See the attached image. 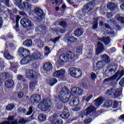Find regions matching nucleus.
<instances>
[{
  "label": "nucleus",
  "instance_id": "1",
  "mask_svg": "<svg viewBox=\"0 0 124 124\" xmlns=\"http://www.w3.org/2000/svg\"><path fill=\"white\" fill-rule=\"evenodd\" d=\"M42 54L39 51H36L32 54L31 56L28 55L21 60L20 63L22 65L28 64L31 61H36L39 60L42 57Z\"/></svg>",
  "mask_w": 124,
  "mask_h": 124
},
{
  "label": "nucleus",
  "instance_id": "2",
  "mask_svg": "<svg viewBox=\"0 0 124 124\" xmlns=\"http://www.w3.org/2000/svg\"><path fill=\"white\" fill-rule=\"evenodd\" d=\"M75 57L74 53L71 51H67L65 54H62L60 56L59 59L56 60V64H62L64 61L73 60Z\"/></svg>",
  "mask_w": 124,
  "mask_h": 124
},
{
  "label": "nucleus",
  "instance_id": "3",
  "mask_svg": "<svg viewBox=\"0 0 124 124\" xmlns=\"http://www.w3.org/2000/svg\"><path fill=\"white\" fill-rule=\"evenodd\" d=\"M70 97L69 91H68L66 87H63L61 92L59 94V99L63 103H66V102L69 101Z\"/></svg>",
  "mask_w": 124,
  "mask_h": 124
},
{
  "label": "nucleus",
  "instance_id": "4",
  "mask_svg": "<svg viewBox=\"0 0 124 124\" xmlns=\"http://www.w3.org/2000/svg\"><path fill=\"white\" fill-rule=\"evenodd\" d=\"M50 102L51 100L50 99H45L38 104V108L42 111H48L51 109V106L49 105Z\"/></svg>",
  "mask_w": 124,
  "mask_h": 124
},
{
  "label": "nucleus",
  "instance_id": "5",
  "mask_svg": "<svg viewBox=\"0 0 124 124\" xmlns=\"http://www.w3.org/2000/svg\"><path fill=\"white\" fill-rule=\"evenodd\" d=\"M68 73L75 78H79L82 76V71L76 67H71L68 70Z\"/></svg>",
  "mask_w": 124,
  "mask_h": 124
},
{
  "label": "nucleus",
  "instance_id": "6",
  "mask_svg": "<svg viewBox=\"0 0 124 124\" xmlns=\"http://www.w3.org/2000/svg\"><path fill=\"white\" fill-rule=\"evenodd\" d=\"M121 93L122 91L119 89L112 88L111 89L108 90L107 91L106 94L107 96H116V97H118V96H119Z\"/></svg>",
  "mask_w": 124,
  "mask_h": 124
},
{
  "label": "nucleus",
  "instance_id": "7",
  "mask_svg": "<svg viewBox=\"0 0 124 124\" xmlns=\"http://www.w3.org/2000/svg\"><path fill=\"white\" fill-rule=\"evenodd\" d=\"M48 121L51 122L50 124H62V120L61 119H58V115L55 114L50 116L48 119Z\"/></svg>",
  "mask_w": 124,
  "mask_h": 124
},
{
  "label": "nucleus",
  "instance_id": "8",
  "mask_svg": "<svg viewBox=\"0 0 124 124\" xmlns=\"http://www.w3.org/2000/svg\"><path fill=\"white\" fill-rule=\"evenodd\" d=\"M66 74V72L65 69H61L60 70L56 71L53 73L54 77H56V78H61V79H63L64 78V76Z\"/></svg>",
  "mask_w": 124,
  "mask_h": 124
},
{
  "label": "nucleus",
  "instance_id": "9",
  "mask_svg": "<svg viewBox=\"0 0 124 124\" xmlns=\"http://www.w3.org/2000/svg\"><path fill=\"white\" fill-rule=\"evenodd\" d=\"M20 24L24 28H27V27H33V23L27 18H22L20 20Z\"/></svg>",
  "mask_w": 124,
  "mask_h": 124
},
{
  "label": "nucleus",
  "instance_id": "10",
  "mask_svg": "<svg viewBox=\"0 0 124 124\" xmlns=\"http://www.w3.org/2000/svg\"><path fill=\"white\" fill-rule=\"evenodd\" d=\"M96 108L93 106H91L89 107L86 111V114L83 113L81 118H87V117H90L91 115H93V113L95 112Z\"/></svg>",
  "mask_w": 124,
  "mask_h": 124
},
{
  "label": "nucleus",
  "instance_id": "11",
  "mask_svg": "<svg viewBox=\"0 0 124 124\" xmlns=\"http://www.w3.org/2000/svg\"><path fill=\"white\" fill-rule=\"evenodd\" d=\"M124 76V70H122L121 71H118L114 76H112L111 78H109L105 79V81H108V80L113 81V80H115V79H120L121 77Z\"/></svg>",
  "mask_w": 124,
  "mask_h": 124
},
{
  "label": "nucleus",
  "instance_id": "12",
  "mask_svg": "<svg viewBox=\"0 0 124 124\" xmlns=\"http://www.w3.org/2000/svg\"><path fill=\"white\" fill-rule=\"evenodd\" d=\"M18 53L19 56L21 58H23V57H25L26 55H27L25 57H27V56H30V54H31V51L27 48H25L24 47H20L18 50Z\"/></svg>",
  "mask_w": 124,
  "mask_h": 124
},
{
  "label": "nucleus",
  "instance_id": "13",
  "mask_svg": "<svg viewBox=\"0 0 124 124\" xmlns=\"http://www.w3.org/2000/svg\"><path fill=\"white\" fill-rule=\"evenodd\" d=\"M39 75L38 72H35L33 70H28L26 72V76L27 78L29 79H31V78H36Z\"/></svg>",
  "mask_w": 124,
  "mask_h": 124
},
{
  "label": "nucleus",
  "instance_id": "14",
  "mask_svg": "<svg viewBox=\"0 0 124 124\" xmlns=\"http://www.w3.org/2000/svg\"><path fill=\"white\" fill-rule=\"evenodd\" d=\"M8 121H5L0 124H18V120L14 121V116H9L7 119Z\"/></svg>",
  "mask_w": 124,
  "mask_h": 124
},
{
  "label": "nucleus",
  "instance_id": "15",
  "mask_svg": "<svg viewBox=\"0 0 124 124\" xmlns=\"http://www.w3.org/2000/svg\"><path fill=\"white\" fill-rule=\"evenodd\" d=\"M93 8V4L88 3L84 6L83 9L82 10V12L83 13H87V12H89V11L92 10Z\"/></svg>",
  "mask_w": 124,
  "mask_h": 124
},
{
  "label": "nucleus",
  "instance_id": "16",
  "mask_svg": "<svg viewBox=\"0 0 124 124\" xmlns=\"http://www.w3.org/2000/svg\"><path fill=\"white\" fill-rule=\"evenodd\" d=\"M31 100L32 103H37L41 100V96L39 94L33 95L31 98Z\"/></svg>",
  "mask_w": 124,
  "mask_h": 124
},
{
  "label": "nucleus",
  "instance_id": "17",
  "mask_svg": "<svg viewBox=\"0 0 124 124\" xmlns=\"http://www.w3.org/2000/svg\"><path fill=\"white\" fill-rule=\"evenodd\" d=\"M18 6L20 9H26V10H29V9L31 8V4L29 2H24L23 4L18 5Z\"/></svg>",
  "mask_w": 124,
  "mask_h": 124
},
{
  "label": "nucleus",
  "instance_id": "18",
  "mask_svg": "<svg viewBox=\"0 0 124 124\" xmlns=\"http://www.w3.org/2000/svg\"><path fill=\"white\" fill-rule=\"evenodd\" d=\"M83 33H84V30L82 28L76 29L74 32V35L77 37H80L83 35Z\"/></svg>",
  "mask_w": 124,
  "mask_h": 124
},
{
  "label": "nucleus",
  "instance_id": "19",
  "mask_svg": "<svg viewBox=\"0 0 124 124\" xmlns=\"http://www.w3.org/2000/svg\"><path fill=\"white\" fill-rule=\"evenodd\" d=\"M82 89L79 88L74 87L72 88L70 93L71 94H82Z\"/></svg>",
  "mask_w": 124,
  "mask_h": 124
},
{
  "label": "nucleus",
  "instance_id": "20",
  "mask_svg": "<svg viewBox=\"0 0 124 124\" xmlns=\"http://www.w3.org/2000/svg\"><path fill=\"white\" fill-rule=\"evenodd\" d=\"M104 50V47H103V44L100 42H98L97 44V47L96 49V54H101L102 51Z\"/></svg>",
  "mask_w": 124,
  "mask_h": 124
},
{
  "label": "nucleus",
  "instance_id": "21",
  "mask_svg": "<svg viewBox=\"0 0 124 124\" xmlns=\"http://www.w3.org/2000/svg\"><path fill=\"white\" fill-rule=\"evenodd\" d=\"M70 106H77L79 104V98L78 97L73 98L70 102Z\"/></svg>",
  "mask_w": 124,
  "mask_h": 124
},
{
  "label": "nucleus",
  "instance_id": "22",
  "mask_svg": "<svg viewBox=\"0 0 124 124\" xmlns=\"http://www.w3.org/2000/svg\"><path fill=\"white\" fill-rule=\"evenodd\" d=\"M3 57L6 60H8V61H9L10 60H13L14 59L13 56H11L9 54V52H8V50H7L6 48L5 49Z\"/></svg>",
  "mask_w": 124,
  "mask_h": 124
},
{
  "label": "nucleus",
  "instance_id": "23",
  "mask_svg": "<svg viewBox=\"0 0 124 124\" xmlns=\"http://www.w3.org/2000/svg\"><path fill=\"white\" fill-rule=\"evenodd\" d=\"M43 68L46 71H50L53 68V65L50 62H46L44 64Z\"/></svg>",
  "mask_w": 124,
  "mask_h": 124
},
{
  "label": "nucleus",
  "instance_id": "24",
  "mask_svg": "<svg viewBox=\"0 0 124 124\" xmlns=\"http://www.w3.org/2000/svg\"><path fill=\"white\" fill-rule=\"evenodd\" d=\"M60 25L62 26L64 29H61L60 32L61 33H63L65 32V31H66V29H67V25H66V22L65 21H61L60 23Z\"/></svg>",
  "mask_w": 124,
  "mask_h": 124
},
{
  "label": "nucleus",
  "instance_id": "25",
  "mask_svg": "<svg viewBox=\"0 0 124 124\" xmlns=\"http://www.w3.org/2000/svg\"><path fill=\"white\" fill-rule=\"evenodd\" d=\"M14 85V82L11 79H9L5 82V86L6 88H12Z\"/></svg>",
  "mask_w": 124,
  "mask_h": 124
},
{
  "label": "nucleus",
  "instance_id": "26",
  "mask_svg": "<svg viewBox=\"0 0 124 124\" xmlns=\"http://www.w3.org/2000/svg\"><path fill=\"white\" fill-rule=\"evenodd\" d=\"M34 11L36 14H37V15H38L39 17H40L41 18L43 17L44 15L43 14V11H42V10H41L39 8H36L34 9Z\"/></svg>",
  "mask_w": 124,
  "mask_h": 124
},
{
  "label": "nucleus",
  "instance_id": "27",
  "mask_svg": "<svg viewBox=\"0 0 124 124\" xmlns=\"http://www.w3.org/2000/svg\"><path fill=\"white\" fill-rule=\"evenodd\" d=\"M104 99L103 98H98L94 101V104L96 107H99V106L103 103Z\"/></svg>",
  "mask_w": 124,
  "mask_h": 124
},
{
  "label": "nucleus",
  "instance_id": "28",
  "mask_svg": "<svg viewBox=\"0 0 124 124\" xmlns=\"http://www.w3.org/2000/svg\"><path fill=\"white\" fill-rule=\"evenodd\" d=\"M36 84H37V81L36 79H33L32 81H31L29 85V87L31 90H34V89H35V86H36Z\"/></svg>",
  "mask_w": 124,
  "mask_h": 124
},
{
  "label": "nucleus",
  "instance_id": "29",
  "mask_svg": "<svg viewBox=\"0 0 124 124\" xmlns=\"http://www.w3.org/2000/svg\"><path fill=\"white\" fill-rule=\"evenodd\" d=\"M105 26L106 28V29H108L107 30V33H109V34H111V35H114V34H115V32H114V30L110 28V26H109V25L106 24L105 25Z\"/></svg>",
  "mask_w": 124,
  "mask_h": 124
},
{
  "label": "nucleus",
  "instance_id": "30",
  "mask_svg": "<svg viewBox=\"0 0 124 124\" xmlns=\"http://www.w3.org/2000/svg\"><path fill=\"white\" fill-rule=\"evenodd\" d=\"M99 40L102 41V42H104L105 44H108V43H110L111 41L110 38L108 37L101 38L99 39Z\"/></svg>",
  "mask_w": 124,
  "mask_h": 124
},
{
  "label": "nucleus",
  "instance_id": "31",
  "mask_svg": "<svg viewBox=\"0 0 124 124\" xmlns=\"http://www.w3.org/2000/svg\"><path fill=\"white\" fill-rule=\"evenodd\" d=\"M46 119H47V117H46V115L45 114H41L38 116V120L41 123H43L44 122H45Z\"/></svg>",
  "mask_w": 124,
  "mask_h": 124
},
{
  "label": "nucleus",
  "instance_id": "32",
  "mask_svg": "<svg viewBox=\"0 0 124 124\" xmlns=\"http://www.w3.org/2000/svg\"><path fill=\"white\" fill-rule=\"evenodd\" d=\"M112 103L113 102L112 100H107L104 104V107H106V108H110V107L112 106Z\"/></svg>",
  "mask_w": 124,
  "mask_h": 124
},
{
  "label": "nucleus",
  "instance_id": "33",
  "mask_svg": "<svg viewBox=\"0 0 124 124\" xmlns=\"http://www.w3.org/2000/svg\"><path fill=\"white\" fill-rule=\"evenodd\" d=\"M101 59L105 62L108 63V62H110V58H109V56L107 55L104 54L101 56Z\"/></svg>",
  "mask_w": 124,
  "mask_h": 124
},
{
  "label": "nucleus",
  "instance_id": "34",
  "mask_svg": "<svg viewBox=\"0 0 124 124\" xmlns=\"http://www.w3.org/2000/svg\"><path fill=\"white\" fill-rule=\"evenodd\" d=\"M32 45V41L31 40H27L23 42V46L26 47H31Z\"/></svg>",
  "mask_w": 124,
  "mask_h": 124
},
{
  "label": "nucleus",
  "instance_id": "35",
  "mask_svg": "<svg viewBox=\"0 0 124 124\" xmlns=\"http://www.w3.org/2000/svg\"><path fill=\"white\" fill-rule=\"evenodd\" d=\"M61 118H62L63 119H67L68 117H69V112L68 111H63L60 114Z\"/></svg>",
  "mask_w": 124,
  "mask_h": 124
},
{
  "label": "nucleus",
  "instance_id": "36",
  "mask_svg": "<svg viewBox=\"0 0 124 124\" xmlns=\"http://www.w3.org/2000/svg\"><path fill=\"white\" fill-rule=\"evenodd\" d=\"M117 67H118L117 64L112 63L111 66H108V68L110 69H108V70H109L110 72H112V71H116Z\"/></svg>",
  "mask_w": 124,
  "mask_h": 124
},
{
  "label": "nucleus",
  "instance_id": "37",
  "mask_svg": "<svg viewBox=\"0 0 124 124\" xmlns=\"http://www.w3.org/2000/svg\"><path fill=\"white\" fill-rule=\"evenodd\" d=\"M34 42L37 44L38 47L39 48H42L44 47V43L42 42L41 40H35Z\"/></svg>",
  "mask_w": 124,
  "mask_h": 124
},
{
  "label": "nucleus",
  "instance_id": "38",
  "mask_svg": "<svg viewBox=\"0 0 124 124\" xmlns=\"http://www.w3.org/2000/svg\"><path fill=\"white\" fill-rule=\"evenodd\" d=\"M76 41H77V38H75L74 37H71L68 40V44H73Z\"/></svg>",
  "mask_w": 124,
  "mask_h": 124
},
{
  "label": "nucleus",
  "instance_id": "39",
  "mask_svg": "<svg viewBox=\"0 0 124 124\" xmlns=\"http://www.w3.org/2000/svg\"><path fill=\"white\" fill-rule=\"evenodd\" d=\"M14 107H15L14 104H10L6 107V109L7 111H12Z\"/></svg>",
  "mask_w": 124,
  "mask_h": 124
},
{
  "label": "nucleus",
  "instance_id": "40",
  "mask_svg": "<svg viewBox=\"0 0 124 124\" xmlns=\"http://www.w3.org/2000/svg\"><path fill=\"white\" fill-rule=\"evenodd\" d=\"M0 77H2L4 80L5 79H6V78H9V77H10V74L8 73H3L0 75Z\"/></svg>",
  "mask_w": 124,
  "mask_h": 124
},
{
  "label": "nucleus",
  "instance_id": "41",
  "mask_svg": "<svg viewBox=\"0 0 124 124\" xmlns=\"http://www.w3.org/2000/svg\"><path fill=\"white\" fill-rule=\"evenodd\" d=\"M107 7L108 9H115V4L113 2L108 3Z\"/></svg>",
  "mask_w": 124,
  "mask_h": 124
},
{
  "label": "nucleus",
  "instance_id": "42",
  "mask_svg": "<svg viewBox=\"0 0 124 124\" xmlns=\"http://www.w3.org/2000/svg\"><path fill=\"white\" fill-rule=\"evenodd\" d=\"M45 52L46 53L45 54V56H48V55H49V54L51 53V50L50 49V47H49L48 46H46Z\"/></svg>",
  "mask_w": 124,
  "mask_h": 124
},
{
  "label": "nucleus",
  "instance_id": "43",
  "mask_svg": "<svg viewBox=\"0 0 124 124\" xmlns=\"http://www.w3.org/2000/svg\"><path fill=\"white\" fill-rule=\"evenodd\" d=\"M45 29V26H39L36 29V31H44Z\"/></svg>",
  "mask_w": 124,
  "mask_h": 124
},
{
  "label": "nucleus",
  "instance_id": "44",
  "mask_svg": "<svg viewBox=\"0 0 124 124\" xmlns=\"http://www.w3.org/2000/svg\"><path fill=\"white\" fill-rule=\"evenodd\" d=\"M93 30H95L97 29V21L94 20L93 24Z\"/></svg>",
  "mask_w": 124,
  "mask_h": 124
},
{
  "label": "nucleus",
  "instance_id": "45",
  "mask_svg": "<svg viewBox=\"0 0 124 124\" xmlns=\"http://www.w3.org/2000/svg\"><path fill=\"white\" fill-rule=\"evenodd\" d=\"M57 82H58V80H57L56 78H52V80H51V83L50 84V85L53 86V85H54V84H56Z\"/></svg>",
  "mask_w": 124,
  "mask_h": 124
},
{
  "label": "nucleus",
  "instance_id": "46",
  "mask_svg": "<svg viewBox=\"0 0 124 124\" xmlns=\"http://www.w3.org/2000/svg\"><path fill=\"white\" fill-rule=\"evenodd\" d=\"M119 85L122 87H124V77L120 80Z\"/></svg>",
  "mask_w": 124,
  "mask_h": 124
},
{
  "label": "nucleus",
  "instance_id": "47",
  "mask_svg": "<svg viewBox=\"0 0 124 124\" xmlns=\"http://www.w3.org/2000/svg\"><path fill=\"white\" fill-rule=\"evenodd\" d=\"M17 64L16 63H14L13 64H11V69L13 71V69H15L16 67H17Z\"/></svg>",
  "mask_w": 124,
  "mask_h": 124
},
{
  "label": "nucleus",
  "instance_id": "48",
  "mask_svg": "<svg viewBox=\"0 0 124 124\" xmlns=\"http://www.w3.org/2000/svg\"><path fill=\"white\" fill-rule=\"evenodd\" d=\"M91 78L92 80L94 81V80H95V78H96V75H95V74L94 73H93L91 75Z\"/></svg>",
  "mask_w": 124,
  "mask_h": 124
},
{
  "label": "nucleus",
  "instance_id": "49",
  "mask_svg": "<svg viewBox=\"0 0 124 124\" xmlns=\"http://www.w3.org/2000/svg\"><path fill=\"white\" fill-rule=\"evenodd\" d=\"M32 113V108L30 107L29 108V111H28L27 115L28 116H30V115H31V114Z\"/></svg>",
  "mask_w": 124,
  "mask_h": 124
},
{
  "label": "nucleus",
  "instance_id": "50",
  "mask_svg": "<svg viewBox=\"0 0 124 124\" xmlns=\"http://www.w3.org/2000/svg\"><path fill=\"white\" fill-rule=\"evenodd\" d=\"M92 122V119H86L84 121V124H90Z\"/></svg>",
  "mask_w": 124,
  "mask_h": 124
},
{
  "label": "nucleus",
  "instance_id": "51",
  "mask_svg": "<svg viewBox=\"0 0 124 124\" xmlns=\"http://www.w3.org/2000/svg\"><path fill=\"white\" fill-rule=\"evenodd\" d=\"M25 122L26 121H25V119L24 118H21L19 120L18 123L19 124H25Z\"/></svg>",
  "mask_w": 124,
  "mask_h": 124
},
{
  "label": "nucleus",
  "instance_id": "52",
  "mask_svg": "<svg viewBox=\"0 0 124 124\" xmlns=\"http://www.w3.org/2000/svg\"><path fill=\"white\" fill-rule=\"evenodd\" d=\"M76 52H77V53H78V54H80V53L82 52V48H81V47L77 48Z\"/></svg>",
  "mask_w": 124,
  "mask_h": 124
},
{
  "label": "nucleus",
  "instance_id": "53",
  "mask_svg": "<svg viewBox=\"0 0 124 124\" xmlns=\"http://www.w3.org/2000/svg\"><path fill=\"white\" fill-rule=\"evenodd\" d=\"M23 96H24V94L23 93L19 92L18 93V97H19V98H22V97H23Z\"/></svg>",
  "mask_w": 124,
  "mask_h": 124
},
{
  "label": "nucleus",
  "instance_id": "54",
  "mask_svg": "<svg viewBox=\"0 0 124 124\" xmlns=\"http://www.w3.org/2000/svg\"><path fill=\"white\" fill-rule=\"evenodd\" d=\"M18 112H22V113H25V112H27L26 109H22L21 108H18Z\"/></svg>",
  "mask_w": 124,
  "mask_h": 124
},
{
  "label": "nucleus",
  "instance_id": "55",
  "mask_svg": "<svg viewBox=\"0 0 124 124\" xmlns=\"http://www.w3.org/2000/svg\"><path fill=\"white\" fill-rule=\"evenodd\" d=\"M59 40H60V37H56L53 40V42H54V43H57Z\"/></svg>",
  "mask_w": 124,
  "mask_h": 124
},
{
  "label": "nucleus",
  "instance_id": "56",
  "mask_svg": "<svg viewBox=\"0 0 124 124\" xmlns=\"http://www.w3.org/2000/svg\"><path fill=\"white\" fill-rule=\"evenodd\" d=\"M4 2L6 5L9 7V0H4Z\"/></svg>",
  "mask_w": 124,
  "mask_h": 124
},
{
  "label": "nucleus",
  "instance_id": "57",
  "mask_svg": "<svg viewBox=\"0 0 124 124\" xmlns=\"http://www.w3.org/2000/svg\"><path fill=\"white\" fill-rule=\"evenodd\" d=\"M24 78V77L21 75H19L17 76V79L18 80H22Z\"/></svg>",
  "mask_w": 124,
  "mask_h": 124
},
{
  "label": "nucleus",
  "instance_id": "58",
  "mask_svg": "<svg viewBox=\"0 0 124 124\" xmlns=\"http://www.w3.org/2000/svg\"><path fill=\"white\" fill-rule=\"evenodd\" d=\"M107 16L108 18H111L112 16H113V13H108L107 14Z\"/></svg>",
  "mask_w": 124,
  "mask_h": 124
},
{
  "label": "nucleus",
  "instance_id": "59",
  "mask_svg": "<svg viewBox=\"0 0 124 124\" xmlns=\"http://www.w3.org/2000/svg\"><path fill=\"white\" fill-rule=\"evenodd\" d=\"M93 56V52L92 51H89L88 55V58H92Z\"/></svg>",
  "mask_w": 124,
  "mask_h": 124
},
{
  "label": "nucleus",
  "instance_id": "60",
  "mask_svg": "<svg viewBox=\"0 0 124 124\" xmlns=\"http://www.w3.org/2000/svg\"><path fill=\"white\" fill-rule=\"evenodd\" d=\"M15 1L16 2V4L19 5V4H20V2H22V0H15Z\"/></svg>",
  "mask_w": 124,
  "mask_h": 124
},
{
  "label": "nucleus",
  "instance_id": "61",
  "mask_svg": "<svg viewBox=\"0 0 124 124\" xmlns=\"http://www.w3.org/2000/svg\"><path fill=\"white\" fill-rule=\"evenodd\" d=\"M21 19L20 16H17L16 17V22H19V20Z\"/></svg>",
  "mask_w": 124,
  "mask_h": 124
},
{
  "label": "nucleus",
  "instance_id": "62",
  "mask_svg": "<svg viewBox=\"0 0 124 124\" xmlns=\"http://www.w3.org/2000/svg\"><path fill=\"white\" fill-rule=\"evenodd\" d=\"M110 50L111 51V53H115V52H116V48L115 47L112 48Z\"/></svg>",
  "mask_w": 124,
  "mask_h": 124
},
{
  "label": "nucleus",
  "instance_id": "63",
  "mask_svg": "<svg viewBox=\"0 0 124 124\" xmlns=\"http://www.w3.org/2000/svg\"><path fill=\"white\" fill-rule=\"evenodd\" d=\"M92 97H93V96H88L86 98V101H87V102H89V100H90V99H91V98H92Z\"/></svg>",
  "mask_w": 124,
  "mask_h": 124
},
{
  "label": "nucleus",
  "instance_id": "64",
  "mask_svg": "<svg viewBox=\"0 0 124 124\" xmlns=\"http://www.w3.org/2000/svg\"><path fill=\"white\" fill-rule=\"evenodd\" d=\"M120 8L122 9V11H124V4H123L120 6Z\"/></svg>",
  "mask_w": 124,
  "mask_h": 124
}]
</instances>
